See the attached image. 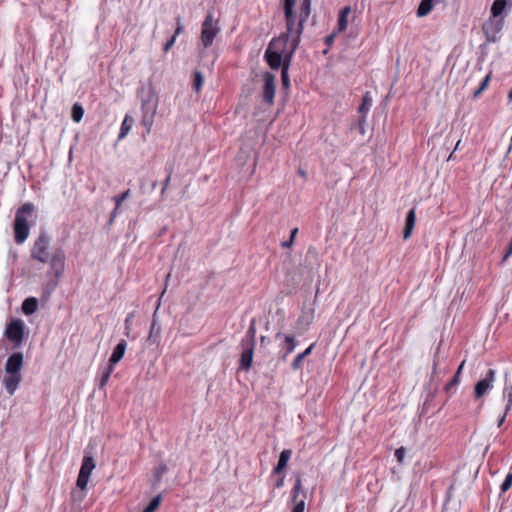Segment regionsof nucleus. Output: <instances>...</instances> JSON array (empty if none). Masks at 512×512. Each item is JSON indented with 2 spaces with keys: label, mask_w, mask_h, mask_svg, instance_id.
Segmentation results:
<instances>
[{
  "label": "nucleus",
  "mask_w": 512,
  "mask_h": 512,
  "mask_svg": "<svg viewBox=\"0 0 512 512\" xmlns=\"http://www.w3.org/2000/svg\"><path fill=\"white\" fill-rule=\"evenodd\" d=\"M490 81V75L485 76V78L482 80L480 86L474 91L473 97L477 98L479 95L486 89L488 86V83Z\"/></svg>",
  "instance_id": "35"
},
{
  "label": "nucleus",
  "mask_w": 512,
  "mask_h": 512,
  "mask_svg": "<svg viewBox=\"0 0 512 512\" xmlns=\"http://www.w3.org/2000/svg\"><path fill=\"white\" fill-rule=\"evenodd\" d=\"M503 398L506 400L505 405V413L504 415L498 420V427H501V425L505 421L506 414L511 410L512 408V384L509 386H505L503 389Z\"/></svg>",
  "instance_id": "20"
},
{
  "label": "nucleus",
  "mask_w": 512,
  "mask_h": 512,
  "mask_svg": "<svg viewBox=\"0 0 512 512\" xmlns=\"http://www.w3.org/2000/svg\"><path fill=\"white\" fill-rule=\"evenodd\" d=\"M507 0H495L491 6V16L493 18H501V14L505 11Z\"/></svg>",
  "instance_id": "25"
},
{
  "label": "nucleus",
  "mask_w": 512,
  "mask_h": 512,
  "mask_svg": "<svg viewBox=\"0 0 512 512\" xmlns=\"http://www.w3.org/2000/svg\"><path fill=\"white\" fill-rule=\"evenodd\" d=\"M464 364H465V361H463L460 366L458 367V370L456 373H458V375H460V372L462 371L463 367H464Z\"/></svg>",
  "instance_id": "54"
},
{
  "label": "nucleus",
  "mask_w": 512,
  "mask_h": 512,
  "mask_svg": "<svg viewBox=\"0 0 512 512\" xmlns=\"http://www.w3.org/2000/svg\"><path fill=\"white\" fill-rule=\"evenodd\" d=\"M297 233H298V228L292 229L290 239H292L294 241V238L297 235Z\"/></svg>",
  "instance_id": "52"
},
{
  "label": "nucleus",
  "mask_w": 512,
  "mask_h": 512,
  "mask_svg": "<svg viewBox=\"0 0 512 512\" xmlns=\"http://www.w3.org/2000/svg\"><path fill=\"white\" fill-rule=\"evenodd\" d=\"M283 39L278 38L270 42L268 48L265 51L264 58L271 69L277 70L283 67V63L288 59L289 52H286Z\"/></svg>",
  "instance_id": "5"
},
{
  "label": "nucleus",
  "mask_w": 512,
  "mask_h": 512,
  "mask_svg": "<svg viewBox=\"0 0 512 512\" xmlns=\"http://www.w3.org/2000/svg\"><path fill=\"white\" fill-rule=\"evenodd\" d=\"M220 25L218 20L214 19L212 13H208L201 26L200 44L203 48L210 47L215 37L220 33Z\"/></svg>",
  "instance_id": "6"
},
{
  "label": "nucleus",
  "mask_w": 512,
  "mask_h": 512,
  "mask_svg": "<svg viewBox=\"0 0 512 512\" xmlns=\"http://www.w3.org/2000/svg\"><path fill=\"white\" fill-rule=\"evenodd\" d=\"M292 244H293V240L289 239V240L283 242L282 246L288 248V247H291Z\"/></svg>",
  "instance_id": "51"
},
{
  "label": "nucleus",
  "mask_w": 512,
  "mask_h": 512,
  "mask_svg": "<svg viewBox=\"0 0 512 512\" xmlns=\"http://www.w3.org/2000/svg\"><path fill=\"white\" fill-rule=\"evenodd\" d=\"M34 205L25 203L18 208L14 220L15 241L18 244L23 243L29 235V224L27 217L32 214Z\"/></svg>",
  "instance_id": "4"
},
{
  "label": "nucleus",
  "mask_w": 512,
  "mask_h": 512,
  "mask_svg": "<svg viewBox=\"0 0 512 512\" xmlns=\"http://www.w3.org/2000/svg\"><path fill=\"white\" fill-rule=\"evenodd\" d=\"M372 106V98L369 94V92H366L363 96L362 103L358 108L359 113L362 114V117L359 121L360 126L363 128V124L366 119V114L369 112L370 108Z\"/></svg>",
  "instance_id": "21"
},
{
  "label": "nucleus",
  "mask_w": 512,
  "mask_h": 512,
  "mask_svg": "<svg viewBox=\"0 0 512 512\" xmlns=\"http://www.w3.org/2000/svg\"><path fill=\"white\" fill-rule=\"evenodd\" d=\"M133 314H129L125 319V334L129 336L132 325Z\"/></svg>",
  "instance_id": "42"
},
{
  "label": "nucleus",
  "mask_w": 512,
  "mask_h": 512,
  "mask_svg": "<svg viewBox=\"0 0 512 512\" xmlns=\"http://www.w3.org/2000/svg\"><path fill=\"white\" fill-rule=\"evenodd\" d=\"M242 347L243 351L240 357V368L243 370H248L252 365L254 346L242 345Z\"/></svg>",
  "instance_id": "17"
},
{
  "label": "nucleus",
  "mask_w": 512,
  "mask_h": 512,
  "mask_svg": "<svg viewBox=\"0 0 512 512\" xmlns=\"http://www.w3.org/2000/svg\"><path fill=\"white\" fill-rule=\"evenodd\" d=\"M504 26L503 18L489 17L482 26L486 42L495 43L499 40V34Z\"/></svg>",
  "instance_id": "8"
},
{
  "label": "nucleus",
  "mask_w": 512,
  "mask_h": 512,
  "mask_svg": "<svg viewBox=\"0 0 512 512\" xmlns=\"http://www.w3.org/2000/svg\"><path fill=\"white\" fill-rule=\"evenodd\" d=\"M166 470H167V468H166V466H165V465L160 466V467L158 468V470H157V475H161V474L165 473V472H166Z\"/></svg>",
  "instance_id": "50"
},
{
  "label": "nucleus",
  "mask_w": 512,
  "mask_h": 512,
  "mask_svg": "<svg viewBox=\"0 0 512 512\" xmlns=\"http://www.w3.org/2000/svg\"><path fill=\"white\" fill-rule=\"evenodd\" d=\"M305 358L301 355V354H298L295 359L293 360L292 364H291V368L295 371L299 370L302 368V365H303V360Z\"/></svg>",
  "instance_id": "38"
},
{
  "label": "nucleus",
  "mask_w": 512,
  "mask_h": 512,
  "mask_svg": "<svg viewBox=\"0 0 512 512\" xmlns=\"http://www.w3.org/2000/svg\"><path fill=\"white\" fill-rule=\"evenodd\" d=\"M296 0H284V15L290 17L294 12V5Z\"/></svg>",
  "instance_id": "36"
},
{
  "label": "nucleus",
  "mask_w": 512,
  "mask_h": 512,
  "mask_svg": "<svg viewBox=\"0 0 512 512\" xmlns=\"http://www.w3.org/2000/svg\"><path fill=\"white\" fill-rule=\"evenodd\" d=\"M405 454H406V450H405V448H404V447L397 448V449L395 450V453H394L395 458L397 459V461H398L399 463H402V462H403L404 457H405Z\"/></svg>",
  "instance_id": "39"
},
{
  "label": "nucleus",
  "mask_w": 512,
  "mask_h": 512,
  "mask_svg": "<svg viewBox=\"0 0 512 512\" xmlns=\"http://www.w3.org/2000/svg\"><path fill=\"white\" fill-rule=\"evenodd\" d=\"M204 83V77L200 71L194 72L193 88L196 92L202 89Z\"/></svg>",
  "instance_id": "32"
},
{
  "label": "nucleus",
  "mask_w": 512,
  "mask_h": 512,
  "mask_svg": "<svg viewBox=\"0 0 512 512\" xmlns=\"http://www.w3.org/2000/svg\"><path fill=\"white\" fill-rule=\"evenodd\" d=\"M165 291H166V287L162 291L159 299L157 300L156 310L153 313L152 323H151V326H150L149 335L147 337V342L149 344H151V345L159 344L160 339H161V325L157 321V311H158V309H159V307L161 305V299H162Z\"/></svg>",
  "instance_id": "10"
},
{
  "label": "nucleus",
  "mask_w": 512,
  "mask_h": 512,
  "mask_svg": "<svg viewBox=\"0 0 512 512\" xmlns=\"http://www.w3.org/2000/svg\"><path fill=\"white\" fill-rule=\"evenodd\" d=\"M292 56L288 55V59H286L283 63L282 72H281V78L284 86H289V76H288V68L290 64Z\"/></svg>",
  "instance_id": "30"
},
{
  "label": "nucleus",
  "mask_w": 512,
  "mask_h": 512,
  "mask_svg": "<svg viewBox=\"0 0 512 512\" xmlns=\"http://www.w3.org/2000/svg\"><path fill=\"white\" fill-rule=\"evenodd\" d=\"M126 348L127 342L124 339L120 340L112 351V354L109 359V365L115 367V365L123 358Z\"/></svg>",
  "instance_id": "18"
},
{
  "label": "nucleus",
  "mask_w": 512,
  "mask_h": 512,
  "mask_svg": "<svg viewBox=\"0 0 512 512\" xmlns=\"http://www.w3.org/2000/svg\"><path fill=\"white\" fill-rule=\"evenodd\" d=\"M23 365V354L21 352H15L11 354L5 365V371L7 374L20 373Z\"/></svg>",
  "instance_id": "14"
},
{
  "label": "nucleus",
  "mask_w": 512,
  "mask_h": 512,
  "mask_svg": "<svg viewBox=\"0 0 512 512\" xmlns=\"http://www.w3.org/2000/svg\"><path fill=\"white\" fill-rule=\"evenodd\" d=\"M301 488H302V481H301V477L298 476L295 480V483H294V486H293L292 492H291L292 499L294 502V507L292 509V512H304V510H305V496L302 499L297 500L299 493L301 491Z\"/></svg>",
  "instance_id": "15"
},
{
  "label": "nucleus",
  "mask_w": 512,
  "mask_h": 512,
  "mask_svg": "<svg viewBox=\"0 0 512 512\" xmlns=\"http://www.w3.org/2000/svg\"><path fill=\"white\" fill-rule=\"evenodd\" d=\"M138 97L141 102V124L146 133H150L154 124V117L157 112L159 98L153 84L142 85L138 89Z\"/></svg>",
  "instance_id": "2"
},
{
  "label": "nucleus",
  "mask_w": 512,
  "mask_h": 512,
  "mask_svg": "<svg viewBox=\"0 0 512 512\" xmlns=\"http://www.w3.org/2000/svg\"><path fill=\"white\" fill-rule=\"evenodd\" d=\"M310 5H311V0H303L302 1V8L303 10L305 11V18L309 15L310 13Z\"/></svg>",
  "instance_id": "45"
},
{
  "label": "nucleus",
  "mask_w": 512,
  "mask_h": 512,
  "mask_svg": "<svg viewBox=\"0 0 512 512\" xmlns=\"http://www.w3.org/2000/svg\"><path fill=\"white\" fill-rule=\"evenodd\" d=\"M133 123L134 119L131 116L126 115L121 124L120 133L118 135L119 139H123L124 137H126L130 129L132 128Z\"/></svg>",
  "instance_id": "27"
},
{
  "label": "nucleus",
  "mask_w": 512,
  "mask_h": 512,
  "mask_svg": "<svg viewBox=\"0 0 512 512\" xmlns=\"http://www.w3.org/2000/svg\"><path fill=\"white\" fill-rule=\"evenodd\" d=\"M84 115V109L79 104H74L72 107V119L75 122H80Z\"/></svg>",
  "instance_id": "33"
},
{
  "label": "nucleus",
  "mask_w": 512,
  "mask_h": 512,
  "mask_svg": "<svg viewBox=\"0 0 512 512\" xmlns=\"http://www.w3.org/2000/svg\"><path fill=\"white\" fill-rule=\"evenodd\" d=\"M275 76L269 72L264 74V85H263V100L272 104L275 97Z\"/></svg>",
  "instance_id": "13"
},
{
  "label": "nucleus",
  "mask_w": 512,
  "mask_h": 512,
  "mask_svg": "<svg viewBox=\"0 0 512 512\" xmlns=\"http://www.w3.org/2000/svg\"><path fill=\"white\" fill-rule=\"evenodd\" d=\"M495 370L489 369L483 379L478 381L475 385V396L480 398L487 394L489 390L493 387V382L495 381Z\"/></svg>",
  "instance_id": "11"
},
{
  "label": "nucleus",
  "mask_w": 512,
  "mask_h": 512,
  "mask_svg": "<svg viewBox=\"0 0 512 512\" xmlns=\"http://www.w3.org/2000/svg\"><path fill=\"white\" fill-rule=\"evenodd\" d=\"M38 308V300L35 297H28L22 303V311L25 315H32Z\"/></svg>",
  "instance_id": "22"
},
{
  "label": "nucleus",
  "mask_w": 512,
  "mask_h": 512,
  "mask_svg": "<svg viewBox=\"0 0 512 512\" xmlns=\"http://www.w3.org/2000/svg\"><path fill=\"white\" fill-rule=\"evenodd\" d=\"M351 12L350 6H345L339 13L338 17V32L346 30L348 26V16Z\"/></svg>",
  "instance_id": "24"
},
{
  "label": "nucleus",
  "mask_w": 512,
  "mask_h": 512,
  "mask_svg": "<svg viewBox=\"0 0 512 512\" xmlns=\"http://www.w3.org/2000/svg\"><path fill=\"white\" fill-rule=\"evenodd\" d=\"M183 31H184V25L182 24L181 18L178 17L176 19V29H175L173 36H175V38H177L181 33H183Z\"/></svg>",
  "instance_id": "40"
},
{
  "label": "nucleus",
  "mask_w": 512,
  "mask_h": 512,
  "mask_svg": "<svg viewBox=\"0 0 512 512\" xmlns=\"http://www.w3.org/2000/svg\"><path fill=\"white\" fill-rule=\"evenodd\" d=\"M50 238L46 233H41L31 249V257L43 264H49L51 272L59 278L65 268V253L61 248L49 252Z\"/></svg>",
  "instance_id": "1"
},
{
  "label": "nucleus",
  "mask_w": 512,
  "mask_h": 512,
  "mask_svg": "<svg viewBox=\"0 0 512 512\" xmlns=\"http://www.w3.org/2000/svg\"><path fill=\"white\" fill-rule=\"evenodd\" d=\"M315 346V343H312L309 347H307L302 353H300L304 358L309 356L312 353V350Z\"/></svg>",
  "instance_id": "48"
},
{
  "label": "nucleus",
  "mask_w": 512,
  "mask_h": 512,
  "mask_svg": "<svg viewBox=\"0 0 512 512\" xmlns=\"http://www.w3.org/2000/svg\"><path fill=\"white\" fill-rule=\"evenodd\" d=\"M298 173H299V175H301L303 178H305V177H306V173H305V171H303V170H301V169H300V170L298 171Z\"/></svg>",
  "instance_id": "57"
},
{
  "label": "nucleus",
  "mask_w": 512,
  "mask_h": 512,
  "mask_svg": "<svg viewBox=\"0 0 512 512\" xmlns=\"http://www.w3.org/2000/svg\"><path fill=\"white\" fill-rule=\"evenodd\" d=\"M459 382V375L456 373L449 383L446 384L445 390L449 391L452 387L456 386Z\"/></svg>",
  "instance_id": "43"
},
{
  "label": "nucleus",
  "mask_w": 512,
  "mask_h": 512,
  "mask_svg": "<svg viewBox=\"0 0 512 512\" xmlns=\"http://www.w3.org/2000/svg\"><path fill=\"white\" fill-rule=\"evenodd\" d=\"M286 20V33L281 37L284 43L289 44V56H292L299 46L301 41V35L304 29L305 17L297 21L294 12L291 13L290 17L285 16Z\"/></svg>",
  "instance_id": "3"
},
{
  "label": "nucleus",
  "mask_w": 512,
  "mask_h": 512,
  "mask_svg": "<svg viewBox=\"0 0 512 512\" xmlns=\"http://www.w3.org/2000/svg\"><path fill=\"white\" fill-rule=\"evenodd\" d=\"M21 380H22L21 373L8 374L4 378L3 383H4V386H5L6 392L10 396H12L16 392V390L19 387V384H20Z\"/></svg>",
  "instance_id": "16"
},
{
  "label": "nucleus",
  "mask_w": 512,
  "mask_h": 512,
  "mask_svg": "<svg viewBox=\"0 0 512 512\" xmlns=\"http://www.w3.org/2000/svg\"><path fill=\"white\" fill-rule=\"evenodd\" d=\"M415 222H416V209L415 208H411L407 215H406V219H405V227H404V230H403V238L406 240L408 239L411 234H412V231L414 229V226H415Z\"/></svg>",
  "instance_id": "19"
},
{
  "label": "nucleus",
  "mask_w": 512,
  "mask_h": 512,
  "mask_svg": "<svg viewBox=\"0 0 512 512\" xmlns=\"http://www.w3.org/2000/svg\"><path fill=\"white\" fill-rule=\"evenodd\" d=\"M291 454H292V452L289 449H285L280 453L278 463H277L276 467L274 468L275 473H280V472H282L283 469L286 468L287 462L289 461Z\"/></svg>",
  "instance_id": "23"
},
{
  "label": "nucleus",
  "mask_w": 512,
  "mask_h": 512,
  "mask_svg": "<svg viewBox=\"0 0 512 512\" xmlns=\"http://www.w3.org/2000/svg\"><path fill=\"white\" fill-rule=\"evenodd\" d=\"M171 175H172V169H169L167 177H166V179L163 182V186H162V189H161V195L165 194L166 189H167V187H168V185L170 183V180H171Z\"/></svg>",
  "instance_id": "41"
},
{
  "label": "nucleus",
  "mask_w": 512,
  "mask_h": 512,
  "mask_svg": "<svg viewBox=\"0 0 512 512\" xmlns=\"http://www.w3.org/2000/svg\"><path fill=\"white\" fill-rule=\"evenodd\" d=\"M335 36L336 34L333 33V34H330L328 35L326 38H325V44L330 47L332 46L333 42H334V39H335Z\"/></svg>",
  "instance_id": "47"
},
{
  "label": "nucleus",
  "mask_w": 512,
  "mask_h": 512,
  "mask_svg": "<svg viewBox=\"0 0 512 512\" xmlns=\"http://www.w3.org/2000/svg\"><path fill=\"white\" fill-rule=\"evenodd\" d=\"M129 195H130V190L127 189L123 193H121L120 195H116V196L113 197V200H114L115 205H116V209L120 208L122 202L124 200H126L129 197Z\"/></svg>",
  "instance_id": "34"
},
{
  "label": "nucleus",
  "mask_w": 512,
  "mask_h": 512,
  "mask_svg": "<svg viewBox=\"0 0 512 512\" xmlns=\"http://www.w3.org/2000/svg\"><path fill=\"white\" fill-rule=\"evenodd\" d=\"M117 213H118V209H116V207H115V208H114V210L111 212V220H112L114 217H116Z\"/></svg>",
  "instance_id": "53"
},
{
  "label": "nucleus",
  "mask_w": 512,
  "mask_h": 512,
  "mask_svg": "<svg viewBox=\"0 0 512 512\" xmlns=\"http://www.w3.org/2000/svg\"><path fill=\"white\" fill-rule=\"evenodd\" d=\"M511 255H512V239L510 240L508 250H507V251H506V253L503 255L502 263H504L505 261H507V259H508Z\"/></svg>",
  "instance_id": "46"
},
{
  "label": "nucleus",
  "mask_w": 512,
  "mask_h": 512,
  "mask_svg": "<svg viewBox=\"0 0 512 512\" xmlns=\"http://www.w3.org/2000/svg\"><path fill=\"white\" fill-rule=\"evenodd\" d=\"M176 41V38L175 36H172L165 44H164V47H163V51L166 53L168 52L172 46L174 45Z\"/></svg>",
  "instance_id": "44"
},
{
  "label": "nucleus",
  "mask_w": 512,
  "mask_h": 512,
  "mask_svg": "<svg viewBox=\"0 0 512 512\" xmlns=\"http://www.w3.org/2000/svg\"><path fill=\"white\" fill-rule=\"evenodd\" d=\"M255 320H252L249 328L247 329L244 338L242 339L241 345H255Z\"/></svg>",
  "instance_id": "26"
},
{
  "label": "nucleus",
  "mask_w": 512,
  "mask_h": 512,
  "mask_svg": "<svg viewBox=\"0 0 512 512\" xmlns=\"http://www.w3.org/2000/svg\"><path fill=\"white\" fill-rule=\"evenodd\" d=\"M114 368H115L114 366H111L108 364V366L102 370L100 380H99V388H103L107 384Z\"/></svg>",
  "instance_id": "29"
},
{
  "label": "nucleus",
  "mask_w": 512,
  "mask_h": 512,
  "mask_svg": "<svg viewBox=\"0 0 512 512\" xmlns=\"http://www.w3.org/2000/svg\"><path fill=\"white\" fill-rule=\"evenodd\" d=\"M508 98L510 101H512V90L509 92Z\"/></svg>",
  "instance_id": "58"
},
{
  "label": "nucleus",
  "mask_w": 512,
  "mask_h": 512,
  "mask_svg": "<svg viewBox=\"0 0 512 512\" xmlns=\"http://www.w3.org/2000/svg\"><path fill=\"white\" fill-rule=\"evenodd\" d=\"M460 143H461V140H458L455 147H454V151L458 150L459 147H460Z\"/></svg>",
  "instance_id": "56"
},
{
  "label": "nucleus",
  "mask_w": 512,
  "mask_h": 512,
  "mask_svg": "<svg viewBox=\"0 0 512 512\" xmlns=\"http://www.w3.org/2000/svg\"><path fill=\"white\" fill-rule=\"evenodd\" d=\"M464 364H465V361H463L460 366L458 367V370L456 373H458V375H460V372L462 371L463 367H464Z\"/></svg>",
  "instance_id": "55"
},
{
  "label": "nucleus",
  "mask_w": 512,
  "mask_h": 512,
  "mask_svg": "<svg viewBox=\"0 0 512 512\" xmlns=\"http://www.w3.org/2000/svg\"><path fill=\"white\" fill-rule=\"evenodd\" d=\"M277 340L282 339L280 344L281 359L286 360L288 355L291 354L297 346V341L292 335H283L278 332L275 336Z\"/></svg>",
  "instance_id": "12"
},
{
  "label": "nucleus",
  "mask_w": 512,
  "mask_h": 512,
  "mask_svg": "<svg viewBox=\"0 0 512 512\" xmlns=\"http://www.w3.org/2000/svg\"><path fill=\"white\" fill-rule=\"evenodd\" d=\"M156 186H157V181H154V182L152 183V188L154 189V188H156Z\"/></svg>",
  "instance_id": "59"
},
{
  "label": "nucleus",
  "mask_w": 512,
  "mask_h": 512,
  "mask_svg": "<svg viewBox=\"0 0 512 512\" xmlns=\"http://www.w3.org/2000/svg\"><path fill=\"white\" fill-rule=\"evenodd\" d=\"M438 363H439V361H438V358H437V354H435L434 355V360H433V371H432L433 374H436Z\"/></svg>",
  "instance_id": "49"
},
{
  "label": "nucleus",
  "mask_w": 512,
  "mask_h": 512,
  "mask_svg": "<svg viewBox=\"0 0 512 512\" xmlns=\"http://www.w3.org/2000/svg\"><path fill=\"white\" fill-rule=\"evenodd\" d=\"M25 324L21 319H13L5 329L6 338L11 341L15 348L21 346L24 339Z\"/></svg>",
  "instance_id": "7"
},
{
  "label": "nucleus",
  "mask_w": 512,
  "mask_h": 512,
  "mask_svg": "<svg viewBox=\"0 0 512 512\" xmlns=\"http://www.w3.org/2000/svg\"><path fill=\"white\" fill-rule=\"evenodd\" d=\"M95 468V461L91 455L85 453L82 464L80 467V471L77 477L76 485L81 490H85L90 478L92 471Z\"/></svg>",
  "instance_id": "9"
},
{
  "label": "nucleus",
  "mask_w": 512,
  "mask_h": 512,
  "mask_svg": "<svg viewBox=\"0 0 512 512\" xmlns=\"http://www.w3.org/2000/svg\"><path fill=\"white\" fill-rule=\"evenodd\" d=\"M512 486V473H509L506 478L504 479L503 483L501 484V492L505 493L507 492Z\"/></svg>",
  "instance_id": "37"
},
{
  "label": "nucleus",
  "mask_w": 512,
  "mask_h": 512,
  "mask_svg": "<svg viewBox=\"0 0 512 512\" xmlns=\"http://www.w3.org/2000/svg\"><path fill=\"white\" fill-rule=\"evenodd\" d=\"M433 9V0H422L417 9V16L424 17L428 15Z\"/></svg>",
  "instance_id": "28"
},
{
  "label": "nucleus",
  "mask_w": 512,
  "mask_h": 512,
  "mask_svg": "<svg viewBox=\"0 0 512 512\" xmlns=\"http://www.w3.org/2000/svg\"><path fill=\"white\" fill-rule=\"evenodd\" d=\"M161 500V495H157L149 502L143 512H155L159 508Z\"/></svg>",
  "instance_id": "31"
}]
</instances>
